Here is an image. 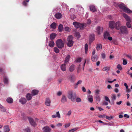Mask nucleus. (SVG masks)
<instances>
[{
    "instance_id": "09e8293b",
    "label": "nucleus",
    "mask_w": 132,
    "mask_h": 132,
    "mask_svg": "<svg viewBox=\"0 0 132 132\" xmlns=\"http://www.w3.org/2000/svg\"><path fill=\"white\" fill-rule=\"evenodd\" d=\"M81 58L80 57H78L77 58L76 60V61L77 62H79L81 61Z\"/></svg>"
},
{
    "instance_id": "79ce46f5",
    "label": "nucleus",
    "mask_w": 132,
    "mask_h": 132,
    "mask_svg": "<svg viewBox=\"0 0 132 132\" xmlns=\"http://www.w3.org/2000/svg\"><path fill=\"white\" fill-rule=\"evenodd\" d=\"M110 69V68L108 67H105L102 70L103 71L108 72L109 70Z\"/></svg>"
},
{
    "instance_id": "4d7b16f0",
    "label": "nucleus",
    "mask_w": 132,
    "mask_h": 132,
    "mask_svg": "<svg viewBox=\"0 0 132 132\" xmlns=\"http://www.w3.org/2000/svg\"><path fill=\"white\" fill-rule=\"evenodd\" d=\"M127 63V61L126 60H123V61L122 64L124 65H126Z\"/></svg>"
},
{
    "instance_id": "a19ab883",
    "label": "nucleus",
    "mask_w": 132,
    "mask_h": 132,
    "mask_svg": "<svg viewBox=\"0 0 132 132\" xmlns=\"http://www.w3.org/2000/svg\"><path fill=\"white\" fill-rule=\"evenodd\" d=\"M75 36L77 39L79 38L80 37V35L79 32H76L75 34Z\"/></svg>"
},
{
    "instance_id": "bb28decb",
    "label": "nucleus",
    "mask_w": 132,
    "mask_h": 132,
    "mask_svg": "<svg viewBox=\"0 0 132 132\" xmlns=\"http://www.w3.org/2000/svg\"><path fill=\"white\" fill-rule=\"evenodd\" d=\"M56 34L54 33L51 34L50 36V38L51 40H53L56 37Z\"/></svg>"
},
{
    "instance_id": "c85d7f7f",
    "label": "nucleus",
    "mask_w": 132,
    "mask_h": 132,
    "mask_svg": "<svg viewBox=\"0 0 132 132\" xmlns=\"http://www.w3.org/2000/svg\"><path fill=\"white\" fill-rule=\"evenodd\" d=\"M95 39V36L94 34H91L89 36V39L91 41H93Z\"/></svg>"
},
{
    "instance_id": "c03bdc74",
    "label": "nucleus",
    "mask_w": 132,
    "mask_h": 132,
    "mask_svg": "<svg viewBox=\"0 0 132 132\" xmlns=\"http://www.w3.org/2000/svg\"><path fill=\"white\" fill-rule=\"evenodd\" d=\"M92 60L93 62H95L97 60V58L95 56H93L92 57Z\"/></svg>"
},
{
    "instance_id": "13d9d810",
    "label": "nucleus",
    "mask_w": 132,
    "mask_h": 132,
    "mask_svg": "<svg viewBox=\"0 0 132 132\" xmlns=\"http://www.w3.org/2000/svg\"><path fill=\"white\" fill-rule=\"evenodd\" d=\"M56 94L58 96H60L62 94V92L61 91H59L57 92Z\"/></svg>"
},
{
    "instance_id": "f257e3e1",
    "label": "nucleus",
    "mask_w": 132,
    "mask_h": 132,
    "mask_svg": "<svg viewBox=\"0 0 132 132\" xmlns=\"http://www.w3.org/2000/svg\"><path fill=\"white\" fill-rule=\"evenodd\" d=\"M119 7L121 9H122L124 12L129 13H132V11L125 6V5L122 3H121L118 5Z\"/></svg>"
},
{
    "instance_id": "49530a36",
    "label": "nucleus",
    "mask_w": 132,
    "mask_h": 132,
    "mask_svg": "<svg viewBox=\"0 0 132 132\" xmlns=\"http://www.w3.org/2000/svg\"><path fill=\"white\" fill-rule=\"evenodd\" d=\"M131 22V21L127 22L126 23L127 26V27L129 28H130L131 27V25L130 24V22Z\"/></svg>"
},
{
    "instance_id": "393cba45",
    "label": "nucleus",
    "mask_w": 132,
    "mask_h": 132,
    "mask_svg": "<svg viewBox=\"0 0 132 132\" xmlns=\"http://www.w3.org/2000/svg\"><path fill=\"white\" fill-rule=\"evenodd\" d=\"M109 36H110L109 33L107 31L105 32L104 34V37L105 39H107L108 37Z\"/></svg>"
},
{
    "instance_id": "412c9836",
    "label": "nucleus",
    "mask_w": 132,
    "mask_h": 132,
    "mask_svg": "<svg viewBox=\"0 0 132 132\" xmlns=\"http://www.w3.org/2000/svg\"><path fill=\"white\" fill-rule=\"evenodd\" d=\"M67 101V98L65 95H63L61 98V102L62 103H65Z\"/></svg>"
},
{
    "instance_id": "603ef678",
    "label": "nucleus",
    "mask_w": 132,
    "mask_h": 132,
    "mask_svg": "<svg viewBox=\"0 0 132 132\" xmlns=\"http://www.w3.org/2000/svg\"><path fill=\"white\" fill-rule=\"evenodd\" d=\"M117 68L118 69L120 70H121L122 69L121 66L120 64H118L117 65Z\"/></svg>"
},
{
    "instance_id": "bf43d9fd",
    "label": "nucleus",
    "mask_w": 132,
    "mask_h": 132,
    "mask_svg": "<svg viewBox=\"0 0 132 132\" xmlns=\"http://www.w3.org/2000/svg\"><path fill=\"white\" fill-rule=\"evenodd\" d=\"M101 56L102 58L104 59L105 57V53H103L101 54Z\"/></svg>"
},
{
    "instance_id": "c9c22d12",
    "label": "nucleus",
    "mask_w": 132,
    "mask_h": 132,
    "mask_svg": "<svg viewBox=\"0 0 132 132\" xmlns=\"http://www.w3.org/2000/svg\"><path fill=\"white\" fill-rule=\"evenodd\" d=\"M29 2V0H25L23 1L22 2V4L24 6H27V3Z\"/></svg>"
},
{
    "instance_id": "9b49d317",
    "label": "nucleus",
    "mask_w": 132,
    "mask_h": 132,
    "mask_svg": "<svg viewBox=\"0 0 132 132\" xmlns=\"http://www.w3.org/2000/svg\"><path fill=\"white\" fill-rule=\"evenodd\" d=\"M115 23L114 21H110L109 23V27L111 29H113L115 28Z\"/></svg>"
},
{
    "instance_id": "8fccbe9b",
    "label": "nucleus",
    "mask_w": 132,
    "mask_h": 132,
    "mask_svg": "<svg viewBox=\"0 0 132 132\" xmlns=\"http://www.w3.org/2000/svg\"><path fill=\"white\" fill-rule=\"evenodd\" d=\"M105 100L106 101L108 102L109 103H111L110 101V100L109 98L108 97H107L106 96H105Z\"/></svg>"
},
{
    "instance_id": "864d4df0",
    "label": "nucleus",
    "mask_w": 132,
    "mask_h": 132,
    "mask_svg": "<svg viewBox=\"0 0 132 132\" xmlns=\"http://www.w3.org/2000/svg\"><path fill=\"white\" fill-rule=\"evenodd\" d=\"M25 132H30L31 130L29 128H27L25 130Z\"/></svg>"
},
{
    "instance_id": "20e7f679",
    "label": "nucleus",
    "mask_w": 132,
    "mask_h": 132,
    "mask_svg": "<svg viewBox=\"0 0 132 132\" xmlns=\"http://www.w3.org/2000/svg\"><path fill=\"white\" fill-rule=\"evenodd\" d=\"M56 46L59 48L61 49L64 46V44L61 39H59L56 41Z\"/></svg>"
},
{
    "instance_id": "338daca9",
    "label": "nucleus",
    "mask_w": 132,
    "mask_h": 132,
    "mask_svg": "<svg viewBox=\"0 0 132 132\" xmlns=\"http://www.w3.org/2000/svg\"><path fill=\"white\" fill-rule=\"evenodd\" d=\"M122 102V101H120L119 102H116V104L118 105H120L121 103Z\"/></svg>"
},
{
    "instance_id": "f03ea898",
    "label": "nucleus",
    "mask_w": 132,
    "mask_h": 132,
    "mask_svg": "<svg viewBox=\"0 0 132 132\" xmlns=\"http://www.w3.org/2000/svg\"><path fill=\"white\" fill-rule=\"evenodd\" d=\"M68 98L70 99L71 100L74 102L75 101L76 97V94H73L72 91H69L68 92Z\"/></svg>"
},
{
    "instance_id": "6e6552de",
    "label": "nucleus",
    "mask_w": 132,
    "mask_h": 132,
    "mask_svg": "<svg viewBox=\"0 0 132 132\" xmlns=\"http://www.w3.org/2000/svg\"><path fill=\"white\" fill-rule=\"evenodd\" d=\"M28 119L30 123L32 126H34L36 125V123L33 119L31 118L28 117Z\"/></svg>"
},
{
    "instance_id": "7c9ffc66",
    "label": "nucleus",
    "mask_w": 132,
    "mask_h": 132,
    "mask_svg": "<svg viewBox=\"0 0 132 132\" xmlns=\"http://www.w3.org/2000/svg\"><path fill=\"white\" fill-rule=\"evenodd\" d=\"M70 56L69 55H68L65 57V60L64 61V63L67 64L68 62Z\"/></svg>"
},
{
    "instance_id": "3c124183",
    "label": "nucleus",
    "mask_w": 132,
    "mask_h": 132,
    "mask_svg": "<svg viewBox=\"0 0 132 132\" xmlns=\"http://www.w3.org/2000/svg\"><path fill=\"white\" fill-rule=\"evenodd\" d=\"M77 128H76L72 129L69 131V132H73L77 129Z\"/></svg>"
},
{
    "instance_id": "4be33fe9",
    "label": "nucleus",
    "mask_w": 132,
    "mask_h": 132,
    "mask_svg": "<svg viewBox=\"0 0 132 132\" xmlns=\"http://www.w3.org/2000/svg\"><path fill=\"white\" fill-rule=\"evenodd\" d=\"M90 10L93 12H95L96 11V9L95 6L93 5H91L89 6Z\"/></svg>"
},
{
    "instance_id": "c756f323",
    "label": "nucleus",
    "mask_w": 132,
    "mask_h": 132,
    "mask_svg": "<svg viewBox=\"0 0 132 132\" xmlns=\"http://www.w3.org/2000/svg\"><path fill=\"white\" fill-rule=\"evenodd\" d=\"M39 92V91L37 90H32L31 93L32 95H35L37 94Z\"/></svg>"
},
{
    "instance_id": "72a5a7b5",
    "label": "nucleus",
    "mask_w": 132,
    "mask_h": 132,
    "mask_svg": "<svg viewBox=\"0 0 132 132\" xmlns=\"http://www.w3.org/2000/svg\"><path fill=\"white\" fill-rule=\"evenodd\" d=\"M7 102L10 103H12L13 101V100L12 98H8L6 100Z\"/></svg>"
},
{
    "instance_id": "6ab92c4d",
    "label": "nucleus",
    "mask_w": 132,
    "mask_h": 132,
    "mask_svg": "<svg viewBox=\"0 0 132 132\" xmlns=\"http://www.w3.org/2000/svg\"><path fill=\"white\" fill-rule=\"evenodd\" d=\"M32 95L30 93L27 94L26 96V98L28 101L31 100L32 97Z\"/></svg>"
},
{
    "instance_id": "5fc2aeb1",
    "label": "nucleus",
    "mask_w": 132,
    "mask_h": 132,
    "mask_svg": "<svg viewBox=\"0 0 132 132\" xmlns=\"http://www.w3.org/2000/svg\"><path fill=\"white\" fill-rule=\"evenodd\" d=\"M65 30L66 31L69 32L70 31V29L68 27H66L64 28Z\"/></svg>"
},
{
    "instance_id": "473e14b6",
    "label": "nucleus",
    "mask_w": 132,
    "mask_h": 132,
    "mask_svg": "<svg viewBox=\"0 0 132 132\" xmlns=\"http://www.w3.org/2000/svg\"><path fill=\"white\" fill-rule=\"evenodd\" d=\"M84 49L85 53L86 54L87 53L88 49V45L87 43L85 44V45Z\"/></svg>"
},
{
    "instance_id": "774afa93",
    "label": "nucleus",
    "mask_w": 132,
    "mask_h": 132,
    "mask_svg": "<svg viewBox=\"0 0 132 132\" xmlns=\"http://www.w3.org/2000/svg\"><path fill=\"white\" fill-rule=\"evenodd\" d=\"M105 117V115H100L98 116V117L100 118H104V117Z\"/></svg>"
},
{
    "instance_id": "6e6d98bb",
    "label": "nucleus",
    "mask_w": 132,
    "mask_h": 132,
    "mask_svg": "<svg viewBox=\"0 0 132 132\" xmlns=\"http://www.w3.org/2000/svg\"><path fill=\"white\" fill-rule=\"evenodd\" d=\"M76 101L77 102H79L81 101V99L79 98H78L76 99Z\"/></svg>"
},
{
    "instance_id": "7ed1b4c3",
    "label": "nucleus",
    "mask_w": 132,
    "mask_h": 132,
    "mask_svg": "<svg viewBox=\"0 0 132 132\" xmlns=\"http://www.w3.org/2000/svg\"><path fill=\"white\" fill-rule=\"evenodd\" d=\"M119 30L120 33L122 34H127L128 33V29L125 26H121Z\"/></svg>"
},
{
    "instance_id": "e433bc0d",
    "label": "nucleus",
    "mask_w": 132,
    "mask_h": 132,
    "mask_svg": "<svg viewBox=\"0 0 132 132\" xmlns=\"http://www.w3.org/2000/svg\"><path fill=\"white\" fill-rule=\"evenodd\" d=\"M77 9L78 10V11H81L82 10V8L81 5H77Z\"/></svg>"
},
{
    "instance_id": "69168bd1",
    "label": "nucleus",
    "mask_w": 132,
    "mask_h": 132,
    "mask_svg": "<svg viewBox=\"0 0 132 132\" xmlns=\"http://www.w3.org/2000/svg\"><path fill=\"white\" fill-rule=\"evenodd\" d=\"M124 116L125 117H126L128 118H129V116L127 114H125L124 115Z\"/></svg>"
},
{
    "instance_id": "680f3d73",
    "label": "nucleus",
    "mask_w": 132,
    "mask_h": 132,
    "mask_svg": "<svg viewBox=\"0 0 132 132\" xmlns=\"http://www.w3.org/2000/svg\"><path fill=\"white\" fill-rule=\"evenodd\" d=\"M71 113V110L69 111L67 113V115L68 116H70Z\"/></svg>"
},
{
    "instance_id": "cd10ccee",
    "label": "nucleus",
    "mask_w": 132,
    "mask_h": 132,
    "mask_svg": "<svg viewBox=\"0 0 132 132\" xmlns=\"http://www.w3.org/2000/svg\"><path fill=\"white\" fill-rule=\"evenodd\" d=\"M54 43L53 40L50 41L49 42V46L51 47H53L54 46Z\"/></svg>"
},
{
    "instance_id": "f8f14e48",
    "label": "nucleus",
    "mask_w": 132,
    "mask_h": 132,
    "mask_svg": "<svg viewBox=\"0 0 132 132\" xmlns=\"http://www.w3.org/2000/svg\"><path fill=\"white\" fill-rule=\"evenodd\" d=\"M3 81L4 83L5 84H8L9 83V80L8 77L5 75H4L3 77Z\"/></svg>"
},
{
    "instance_id": "0eeeda50",
    "label": "nucleus",
    "mask_w": 132,
    "mask_h": 132,
    "mask_svg": "<svg viewBox=\"0 0 132 132\" xmlns=\"http://www.w3.org/2000/svg\"><path fill=\"white\" fill-rule=\"evenodd\" d=\"M121 26L120 22L119 21L115 23V28L117 30H119Z\"/></svg>"
},
{
    "instance_id": "4468645a",
    "label": "nucleus",
    "mask_w": 132,
    "mask_h": 132,
    "mask_svg": "<svg viewBox=\"0 0 132 132\" xmlns=\"http://www.w3.org/2000/svg\"><path fill=\"white\" fill-rule=\"evenodd\" d=\"M87 97L88 101L89 102L92 103L93 101V96L89 94H88Z\"/></svg>"
},
{
    "instance_id": "a211bd4d",
    "label": "nucleus",
    "mask_w": 132,
    "mask_h": 132,
    "mask_svg": "<svg viewBox=\"0 0 132 132\" xmlns=\"http://www.w3.org/2000/svg\"><path fill=\"white\" fill-rule=\"evenodd\" d=\"M52 117L53 118H56L57 117L58 118H60V115L59 111H57L56 112V114L53 115L52 116Z\"/></svg>"
},
{
    "instance_id": "58836bf2",
    "label": "nucleus",
    "mask_w": 132,
    "mask_h": 132,
    "mask_svg": "<svg viewBox=\"0 0 132 132\" xmlns=\"http://www.w3.org/2000/svg\"><path fill=\"white\" fill-rule=\"evenodd\" d=\"M82 82V80H79L78 81L77 83L75 84V88H77V86L78 85L81 84Z\"/></svg>"
},
{
    "instance_id": "4c0bfd02",
    "label": "nucleus",
    "mask_w": 132,
    "mask_h": 132,
    "mask_svg": "<svg viewBox=\"0 0 132 132\" xmlns=\"http://www.w3.org/2000/svg\"><path fill=\"white\" fill-rule=\"evenodd\" d=\"M54 51L56 53H58L60 52L59 50L57 47L54 48Z\"/></svg>"
},
{
    "instance_id": "5701e85b",
    "label": "nucleus",
    "mask_w": 132,
    "mask_h": 132,
    "mask_svg": "<svg viewBox=\"0 0 132 132\" xmlns=\"http://www.w3.org/2000/svg\"><path fill=\"white\" fill-rule=\"evenodd\" d=\"M75 77L73 75H71L70 77V80L72 82H73L75 80Z\"/></svg>"
},
{
    "instance_id": "dca6fc26",
    "label": "nucleus",
    "mask_w": 132,
    "mask_h": 132,
    "mask_svg": "<svg viewBox=\"0 0 132 132\" xmlns=\"http://www.w3.org/2000/svg\"><path fill=\"white\" fill-rule=\"evenodd\" d=\"M51 103V101L50 99L48 98H46L45 103V105L47 106H50Z\"/></svg>"
},
{
    "instance_id": "9d476101",
    "label": "nucleus",
    "mask_w": 132,
    "mask_h": 132,
    "mask_svg": "<svg viewBox=\"0 0 132 132\" xmlns=\"http://www.w3.org/2000/svg\"><path fill=\"white\" fill-rule=\"evenodd\" d=\"M123 15L127 22L131 21V19L130 18L127 14L123 13Z\"/></svg>"
},
{
    "instance_id": "1a4fd4ad",
    "label": "nucleus",
    "mask_w": 132,
    "mask_h": 132,
    "mask_svg": "<svg viewBox=\"0 0 132 132\" xmlns=\"http://www.w3.org/2000/svg\"><path fill=\"white\" fill-rule=\"evenodd\" d=\"M43 130L44 132H50L51 129L48 126H45L43 128Z\"/></svg>"
},
{
    "instance_id": "0e129e2a",
    "label": "nucleus",
    "mask_w": 132,
    "mask_h": 132,
    "mask_svg": "<svg viewBox=\"0 0 132 132\" xmlns=\"http://www.w3.org/2000/svg\"><path fill=\"white\" fill-rule=\"evenodd\" d=\"M107 38L110 41H111L112 39V38L110 36L108 37Z\"/></svg>"
},
{
    "instance_id": "aec40b11",
    "label": "nucleus",
    "mask_w": 132,
    "mask_h": 132,
    "mask_svg": "<svg viewBox=\"0 0 132 132\" xmlns=\"http://www.w3.org/2000/svg\"><path fill=\"white\" fill-rule=\"evenodd\" d=\"M4 132H8L10 131L9 126L8 125H6L4 127Z\"/></svg>"
},
{
    "instance_id": "052dcab7",
    "label": "nucleus",
    "mask_w": 132,
    "mask_h": 132,
    "mask_svg": "<svg viewBox=\"0 0 132 132\" xmlns=\"http://www.w3.org/2000/svg\"><path fill=\"white\" fill-rule=\"evenodd\" d=\"M1 111L2 112H5L6 111V109L4 108L3 106V108H1Z\"/></svg>"
},
{
    "instance_id": "2eb2a0df",
    "label": "nucleus",
    "mask_w": 132,
    "mask_h": 132,
    "mask_svg": "<svg viewBox=\"0 0 132 132\" xmlns=\"http://www.w3.org/2000/svg\"><path fill=\"white\" fill-rule=\"evenodd\" d=\"M19 102L22 104H24L26 103L27 100L25 98L22 97L19 100Z\"/></svg>"
},
{
    "instance_id": "a18cd8bd",
    "label": "nucleus",
    "mask_w": 132,
    "mask_h": 132,
    "mask_svg": "<svg viewBox=\"0 0 132 132\" xmlns=\"http://www.w3.org/2000/svg\"><path fill=\"white\" fill-rule=\"evenodd\" d=\"M112 100L113 101L114 100H115L116 98V95L115 94H113L112 95L111 97Z\"/></svg>"
},
{
    "instance_id": "2f4dec72",
    "label": "nucleus",
    "mask_w": 132,
    "mask_h": 132,
    "mask_svg": "<svg viewBox=\"0 0 132 132\" xmlns=\"http://www.w3.org/2000/svg\"><path fill=\"white\" fill-rule=\"evenodd\" d=\"M56 24L55 22L53 23L50 25L51 28L53 29L55 28L56 27Z\"/></svg>"
},
{
    "instance_id": "ddd939ff",
    "label": "nucleus",
    "mask_w": 132,
    "mask_h": 132,
    "mask_svg": "<svg viewBox=\"0 0 132 132\" xmlns=\"http://www.w3.org/2000/svg\"><path fill=\"white\" fill-rule=\"evenodd\" d=\"M103 29V28L100 27H97L96 29V30L99 35L102 32Z\"/></svg>"
},
{
    "instance_id": "39448f33",
    "label": "nucleus",
    "mask_w": 132,
    "mask_h": 132,
    "mask_svg": "<svg viewBox=\"0 0 132 132\" xmlns=\"http://www.w3.org/2000/svg\"><path fill=\"white\" fill-rule=\"evenodd\" d=\"M73 37L72 36H69L67 39L68 41L67 45L68 46L71 47L73 45Z\"/></svg>"
},
{
    "instance_id": "423d86ee",
    "label": "nucleus",
    "mask_w": 132,
    "mask_h": 132,
    "mask_svg": "<svg viewBox=\"0 0 132 132\" xmlns=\"http://www.w3.org/2000/svg\"><path fill=\"white\" fill-rule=\"evenodd\" d=\"M73 24L74 26L75 27L77 28L81 29L82 28V24L76 22H73Z\"/></svg>"
},
{
    "instance_id": "ea45409f",
    "label": "nucleus",
    "mask_w": 132,
    "mask_h": 132,
    "mask_svg": "<svg viewBox=\"0 0 132 132\" xmlns=\"http://www.w3.org/2000/svg\"><path fill=\"white\" fill-rule=\"evenodd\" d=\"M102 48V46L101 44H98L97 45L96 49L97 51L99 50L100 48Z\"/></svg>"
},
{
    "instance_id": "f704fd0d",
    "label": "nucleus",
    "mask_w": 132,
    "mask_h": 132,
    "mask_svg": "<svg viewBox=\"0 0 132 132\" xmlns=\"http://www.w3.org/2000/svg\"><path fill=\"white\" fill-rule=\"evenodd\" d=\"M63 28V26L62 24H60L58 27V29L59 32L62 31Z\"/></svg>"
},
{
    "instance_id": "a878e982",
    "label": "nucleus",
    "mask_w": 132,
    "mask_h": 132,
    "mask_svg": "<svg viewBox=\"0 0 132 132\" xmlns=\"http://www.w3.org/2000/svg\"><path fill=\"white\" fill-rule=\"evenodd\" d=\"M75 66L74 64L71 65L70 67L69 68V71L71 72H72L74 71L75 68Z\"/></svg>"
},
{
    "instance_id": "de8ad7c7",
    "label": "nucleus",
    "mask_w": 132,
    "mask_h": 132,
    "mask_svg": "<svg viewBox=\"0 0 132 132\" xmlns=\"http://www.w3.org/2000/svg\"><path fill=\"white\" fill-rule=\"evenodd\" d=\"M95 98L97 101H98V102L100 101V96L98 95H97L95 97Z\"/></svg>"
},
{
    "instance_id": "b1692460",
    "label": "nucleus",
    "mask_w": 132,
    "mask_h": 132,
    "mask_svg": "<svg viewBox=\"0 0 132 132\" xmlns=\"http://www.w3.org/2000/svg\"><path fill=\"white\" fill-rule=\"evenodd\" d=\"M66 64H62L61 66V68L62 70L65 71L66 70Z\"/></svg>"
},
{
    "instance_id": "37998d69",
    "label": "nucleus",
    "mask_w": 132,
    "mask_h": 132,
    "mask_svg": "<svg viewBox=\"0 0 132 132\" xmlns=\"http://www.w3.org/2000/svg\"><path fill=\"white\" fill-rule=\"evenodd\" d=\"M106 119L108 120H110L111 119H113L114 118L113 116H106L105 117Z\"/></svg>"
},
{
    "instance_id": "e2e57ef3",
    "label": "nucleus",
    "mask_w": 132,
    "mask_h": 132,
    "mask_svg": "<svg viewBox=\"0 0 132 132\" xmlns=\"http://www.w3.org/2000/svg\"><path fill=\"white\" fill-rule=\"evenodd\" d=\"M124 86H125L126 88V89H128V86L127 84L126 83H125L124 84Z\"/></svg>"
},
{
    "instance_id": "f3484780",
    "label": "nucleus",
    "mask_w": 132,
    "mask_h": 132,
    "mask_svg": "<svg viewBox=\"0 0 132 132\" xmlns=\"http://www.w3.org/2000/svg\"><path fill=\"white\" fill-rule=\"evenodd\" d=\"M62 15L61 13L59 12L56 13L55 15V18L57 19H60L62 18Z\"/></svg>"
}]
</instances>
